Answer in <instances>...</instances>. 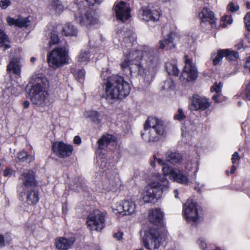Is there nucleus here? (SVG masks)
I'll return each mask as SVG.
<instances>
[{"label": "nucleus", "instance_id": "nucleus-1", "mask_svg": "<svg viewBox=\"0 0 250 250\" xmlns=\"http://www.w3.org/2000/svg\"><path fill=\"white\" fill-rule=\"evenodd\" d=\"M121 64L123 69L129 67L130 73L142 76L144 79L152 75L159 64V53L157 49L150 48L143 52H130Z\"/></svg>", "mask_w": 250, "mask_h": 250}, {"label": "nucleus", "instance_id": "nucleus-2", "mask_svg": "<svg viewBox=\"0 0 250 250\" xmlns=\"http://www.w3.org/2000/svg\"><path fill=\"white\" fill-rule=\"evenodd\" d=\"M104 89L105 94L103 97L111 104L127 96L130 91L128 83L118 75L108 77L104 83Z\"/></svg>", "mask_w": 250, "mask_h": 250}, {"label": "nucleus", "instance_id": "nucleus-3", "mask_svg": "<svg viewBox=\"0 0 250 250\" xmlns=\"http://www.w3.org/2000/svg\"><path fill=\"white\" fill-rule=\"evenodd\" d=\"M165 126L162 121L149 117L144 125V132L141 133L142 137L148 143L158 141L164 135Z\"/></svg>", "mask_w": 250, "mask_h": 250}, {"label": "nucleus", "instance_id": "nucleus-4", "mask_svg": "<svg viewBox=\"0 0 250 250\" xmlns=\"http://www.w3.org/2000/svg\"><path fill=\"white\" fill-rule=\"evenodd\" d=\"M46 83L45 79L36 78L29 92L32 103L42 107L47 105L49 103Z\"/></svg>", "mask_w": 250, "mask_h": 250}, {"label": "nucleus", "instance_id": "nucleus-5", "mask_svg": "<svg viewBox=\"0 0 250 250\" xmlns=\"http://www.w3.org/2000/svg\"><path fill=\"white\" fill-rule=\"evenodd\" d=\"M168 181L165 176L161 177L159 182H154L146 187L143 198L145 203H152L155 199L157 200L161 196L162 193L168 188Z\"/></svg>", "mask_w": 250, "mask_h": 250}, {"label": "nucleus", "instance_id": "nucleus-6", "mask_svg": "<svg viewBox=\"0 0 250 250\" xmlns=\"http://www.w3.org/2000/svg\"><path fill=\"white\" fill-rule=\"evenodd\" d=\"M73 5L78 8L75 13V20L82 26H87L97 23V19L95 17V12L93 9L86 7L83 2H80L78 5L75 4Z\"/></svg>", "mask_w": 250, "mask_h": 250}, {"label": "nucleus", "instance_id": "nucleus-7", "mask_svg": "<svg viewBox=\"0 0 250 250\" xmlns=\"http://www.w3.org/2000/svg\"><path fill=\"white\" fill-rule=\"evenodd\" d=\"M47 61L50 66L57 68L67 63L68 52L64 47H56L48 54Z\"/></svg>", "mask_w": 250, "mask_h": 250}, {"label": "nucleus", "instance_id": "nucleus-8", "mask_svg": "<svg viewBox=\"0 0 250 250\" xmlns=\"http://www.w3.org/2000/svg\"><path fill=\"white\" fill-rule=\"evenodd\" d=\"M142 242L147 250L158 249L161 244V237L158 230L154 228H148L144 231Z\"/></svg>", "mask_w": 250, "mask_h": 250}, {"label": "nucleus", "instance_id": "nucleus-9", "mask_svg": "<svg viewBox=\"0 0 250 250\" xmlns=\"http://www.w3.org/2000/svg\"><path fill=\"white\" fill-rule=\"evenodd\" d=\"M106 212L98 209L94 210L88 216L86 221L87 227L91 231H100L105 226V217Z\"/></svg>", "mask_w": 250, "mask_h": 250}, {"label": "nucleus", "instance_id": "nucleus-10", "mask_svg": "<svg viewBox=\"0 0 250 250\" xmlns=\"http://www.w3.org/2000/svg\"><path fill=\"white\" fill-rule=\"evenodd\" d=\"M185 65L180 79L182 82L195 80L198 76L197 69L192 60L187 55L184 56Z\"/></svg>", "mask_w": 250, "mask_h": 250}, {"label": "nucleus", "instance_id": "nucleus-11", "mask_svg": "<svg viewBox=\"0 0 250 250\" xmlns=\"http://www.w3.org/2000/svg\"><path fill=\"white\" fill-rule=\"evenodd\" d=\"M20 179L22 181V185L18 187V191L21 194L36 188L37 182L34 172L32 170L24 171L21 175Z\"/></svg>", "mask_w": 250, "mask_h": 250}, {"label": "nucleus", "instance_id": "nucleus-12", "mask_svg": "<svg viewBox=\"0 0 250 250\" xmlns=\"http://www.w3.org/2000/svg\"><path fill=\"white\" fill-rule=\"evenodd\" d=\"M184 215L188 222L195 223L198 219V209L196 203L188 200L184 206Z\"/></svg>", "mask_w": 250, "mask_h": 250}, {"label": "nucleus", "instance_id": "nucleus-13", "mask_svg": "<svg viewBox=\"0 0 250 250\" xmlns=\"http://www.w3.org/2000/svg\"><path fill=\"white\" fill-rule=\"evenodd\" d=\"M54 153L60 158L69 157L72 153L73 147L72 145L65 144L62 142H54L52 145Z\"/></svg>", "mask_w": 250, "mask_h": 250}, {"label": "nucleus", "instance_id": "nucleus-14", "mask_svg": "<svg viewBox=\"0 0 250 250\" xmlns=\"http://www.w3.org/2000/svg\"><path fill=\"white\" fill-rule=\"evenodd\" d=\"M209 106L210 103L208 99L195 95L192 96L188 108L191 111H204Z\"/></svg>", "mask_w": 250, "mask_h": 250}, {"label": "nucleus", "instance_id": "nucleus-15", "mask_svg": "<svg viewBox=\"0 0 250 250\" xmlns=\"http://www.w3.org/2000/svg\"><path fill=\"white\" fill-rule=\"evenodd\" d=\"M114 10L118 19L124 22L130 17V9L129 6L125 2L121 1L116 3Z\"/></svg>", "mask_w": 250, "mask_h": 250}, {"label": "nucleus", "instance_id": "nucleus-16", "mask_svg": "<svg viewBox=\"0 0 250 250\" xmlns=\"http://www.w3.org/2000/svg\"><path fill=\"white\" fill-rule=\"evenodd\" d=\"M160 13L157 10H150L147 8H142L139 11L138 17L145 21H156L159 19Z\"/></svg>", "mask_w": 250, "mask_h": 250}, {"label": "nucleus", "instance_id": "nucleus-17", "mask_svg": "<svg viewBox=\"0 0 250 250\" xmlns=\"http://www.w3.org/2000/svg\"><path fill=\"white\" fill-rule=\"evenodd\" d=\"M75 241L74 237H60L55 239V246L59 250H67L72 247Z\"/></svg>", "mask_w": 250, "mask_h": 250}, {"label": "nucleus", "instance_id": "nucleus-18", "mask_svg": "<svg viewBox=\"0 0 250 250\" xmlns=\"http://www.w3.org/2000/svg\"><path fill=\"white\" fill-rule=\"evenodd\" d=\"M176 37V34L171 32L168 34L165 38L164 41L160 40L159 42V48L164 49L166 48L167 50L175 48V44L174 43V40Z\"/></svg>", "mask_w": 250, "mask_h": 250}, {"label": "nucleus", "instance_id": "nucleus-19", "mask_svg": "<svg viewBox=\"0 0 250 250\" xmlns=\"http://www.w3.org/2000/svg\"><path fill=\"white\" fill-rule=\"evenodd\" d=\"M7 21L10 25H15L20 28L27 27L30 22L28 17L22 18L21 17H19L17 19L8 17Z\"/></svg>", "mask_w": 250, "mask_h": 250}, {"label": "nucleus", "instance_id": "nucleus-20", "mask_svg": "<svg viewBox=\"0 0 250 250\" xmlns=\"http://www.w3.org/2000/svg\"><path fill=\"white\" fill-rule=\"evenodd\" d=\"M166 161L173 165L181 163L183 161L182 155L176 151L168 150L165 154Z\"/></svg>", "mask_w": 250, "mask_h": 250}, {"label": "nucleus", "instance_id": "nucleus-21", "mask_svg": "<svg viewBox=\"0 0 250 250\" xmlns=\"http://www.w3.org/2000/svg\"><path fill=\"white\" fill-rule=\"evenodd\" d=\"M115 141V137L111 134H106L103 135L98 142V149L99 150L105 149L110 143Z\"/></svg>", "mask_w": 250, "mask_h": 250}, {"label": "nucleus", "instance_id": "nucleus-22", "mask_svg": "<svg viewBox=\"0 0 250 250\" xmlns=\"http://www.w3.org/2000/svg\"><path fill=\"white\" fill-rule=\"evenodd\" d=\"M123 41L124 45L126 47L132 46L133 43L135 41L136 37L135 34L130 30H126L124 32Z\"/></svg>", "mask_w": 250, "mask_h": 250}, {"label": "nucleus", "instance_id": "nucleus-23", "mask_svg": "<svg viewBox=\"0 0 250 250\" xmlns=\"http://www.w3.org/2000/svg\"><path fill=\"white\" fill-rule=\"evenodd\" d=\"M199 16L202 19L201 24L208 21L209 24L214 23L215 21L213 13L207 8H204L200 13Z\"/></svg>", "mask_w": 250, "mask_h": 250}, {"label": "nucleus", "instance_id": "nucleus-24", "mask_svg": "<svg viewBox=\"0 0 250 250\" xmlns=\"http://www.w3.org/2000/svg\"><path fill=\"white\" fill-rule=\"evenodd\" d=\"M163 216L161 210L159 208H155L151 210L149 219L151 222L159 225L162 224Z\"/></svg>", "mask_w": 250, "mask_h": 250}, {"label": "nucleus", "instance_id": "nucleus-25", "mask_svg": "<svg viewBox=\"0 0 250 250\" xmlns=\"http://www.w3.org/2000/svg\"><path fill=\"white\" fill-rule=\"evenodd\" d=\"M121 209L124 211L123 215H131L133 214L136 208V205L134 202L131 200H125L123 205H120Z\"/></svg>", "mask_w": 250, "mask_h": 250}, {"label": "nucleus", "instance_id": "nucleus-26", "mask_svg": "<svg viewBox=\"0 0 250 250\" xmlns=\"http://www.w3.org/2000/svg\"><path fill=\"white\" fill-rule=\"evenodd\" d=\"M7 69L9 71H12L15 74L19 75L21 73L20 59L18 57L12 58L7 66Z\"/></svg>", "mask_w": 250, "mask_h": 250}, {"label": "nucleus", "instance_id": "nucleus-27", "mask_svg": "<svg viewBox=\"0 0 250 250\" xmlns=\"http://www.w3.org/2000/svg\"><path fill=\"white\" fill-rule=\"evenodd\" d=\"M27 196V203L28 205H33L36 204L39 200V194L35 189L29 190Z\"/></svg>", "mask_w": 250, "mask_h": 250}, {"label": "nucleus", "instance_id": "nucleus-28", "mask_svg": "<svg viewBox=\"0 0 250 250\" xmlns=\"http://www.w3.org/2000/svg\"><path fill=\"white\" fill-rule=\"evenodd\" d=\"M77 33V28L70 23H67L62 29V34L66 36H76Z\"/></svg>", "mask_w": 250, "mask_h": 250}, {"label": "nucleus", "instance_id": "nucleus-29", "mask_svg": "<svg viewBox=\"0 0 250 250\" xmlns=\"http://www.w3.org/2000/svg\"><path fill=\"white\" fill-rule=\"evenodd\" d=\"M166 68L168 75L176 76L179 72L177 64L174 61L166 63Z\"/></svg>", "mask_w": 250, "mask_h": 250}, {"label": "nucleus", "instance_id": "nucleus-30", "mask_svg": "<svg viewBox=\"0 0 250 250\" xmlns=\"http://www.w3.org/2000/svg\"><path fill=\"white\" fill-rule=\"evenodd\" d=\"M173 180L178 183H181L185 185H187L189 182V179L187 176L184 174L181 171H177L176 174L173 175Z\"/></svg>", "mask_w": 250, "mask_h": 250}, {"label": "nucleus", "instance_id": "nucleus-31", "mask_svg": "<svg viewBox=\"0 0 250 250\" xmlns=\"http://www.w3.org/2000/svg\"><path fill=\"white\" fill-rule=\"evenodd\" d=\"M49 7L50 10L58 14H60L63 9V6L60 0H52Z\"/></svg>", "mask_w": 250, "mask_h": 250}, {"label": "nucleus", "instance_id": "nucleus-32", "mask_svg": "<svg viewBox=\"0 0 250 250\" xmlns=\"http://www.w3.org/2000/svg\"><path fill=\"white\" fill-rule=\"evenodd\" d=\"M224 57V49H220L217 53H213L211 55V59H212L214 65L218 64Z\"/></svg>", "mask_w": 250, "mask_h": 250}, {"label": "nucleus", "instance_id": "nucleus-33", "mask_svg": "<svg viewBox=\"0 0 250 250\" xmlns=\"http://www.w3.org/2000/svg\"><path fill=\"white\" fill-rule=\"evenodd\" d=\"M89 52L88 50H82L77 57V60L81 63H86L89 61Z\"/></svg>", "mask_w": 250, "mask_h": 250}, {"label": "nucleus", "instance_id": "nucleus-34", "mask_svg": "<svg viewBox=\"0 0 250 250\" xmlns=\"http://www.w3.org/2000/svg\"><path fill=\"white\" fill-rule=\"evenodd\" d=\"M162 170L163 173L165 176H168L169 177L173 179L174 177V175H175L177 172L173 167H171L168 166L167 165H165L162 168Z\"/></svg>", "mask_w": 250, "mask_h": 250}, {"label": "nucleus", "instance_id": "nucleus-35", "mask_svg": "<svg viewBox=\"0 0 250 250\" xmlns=\"http://www.w3.org/2000/svg\"><path fill=\"white\" fill-rule=\"evenodd\" d=\"M175 84L174 81L171 78H168L163 82L161 89L169 91L170 90H173Z\"/></svg>", "mask_w": 250, "mask_h": 250}, {"label": "nucleus", "instance_id": "nucleus-36", "mask_svg": "<svg viewBox=\"0 0 250 250\" xmlns=\"http://www.w3.org/2000/svg\"><path fill=\"white\" fill-rule=\"evenodd\" d=\"M9 42L7 36L0 30V47H4V50L9 48L10 45L7 44Z\"/></svg>", "mask_w": 250, "mask_h": 250}, {"label": "nucleus", "instance_id": "nucleus-37", "mask_svg": "<svg viewBox=\"0 0 250 250\" xmlns=\"http://www.w3.org/2000/svg\"><path fill=\"white\" fill-rule=\"evenodd\" d=\"M224 57L228 60H234L239 57L238 53L234 51L227 49H224Z\"/></svg>", "mask_w": 250, "mask_h": 250}, {"label": "nucleus", "instance_id": "nucleus-38", "mask_svg": "<svg viewBox=\"0 0 250 250\" xmlns=\"http://www.w3.org/2000/svg\"><path fill=\"white\" fill-rule=\"evenodd\" d=\"M84 116L86 118L91 119L94 122L98 123L99 114L96 111H87L84 112Z\"/></svg>", "mask_w": 250, "mask_h": 250}, {"label": "nucleus", "instance_id": "nucleus-39", "mask_svg": "<svg viewBox=\"0 0 250 250\" xmlns=\"http://www.w3.org/2000/svg\"><path fill=\"white\" fill-rule=\"evenodd\" d=\"M59 38L57 33L55 31H53L51 33L50 40L49 41L50 46L56 44L59 42Z\"/></svg>", "mask_w": 250, "mask_h": 250}, {"label": "nucleus", "instance_id": "nucleus-40", "mask_svg": "<svg viewBox=\"0 0 250 250\" xmlns=\"http://www.w3.org/2000/svg\"><path fill=\"white\" fill-rule=\"evenodd\" d=\"M29 157L27 153L24 151H21L18 154V158L21 162L27 161Z\"/></svg>", "mask_w": 250, "mask_h": 250}, {"label": "nucleus", "instance_id": "nucleus-41", "mask_svg": "<svg viewBox=\"0 0 250 250\" xmlns=\"http://www.w3.org/2000/svg\"><path fill=\"white\" fill-rule=\"evenodd\" d=\"M8 90H10L12 94L17 95L22 91V87L20 86L17 85L16 87H9Z\"/></svg>", "mask_w": 250, "mask_h": 250}, {"label": "nucleus", "instance_id": "nucleus-42", "mask_svg": "<svg viewBox=\"0 0 250 250\" xmlns=\"http://www.w3.org/2000/svg\"><path fill=\"white\" fill-rule=\"evenodd\" d=\"M186 118V116L184 114L182 110L181 109H178V113L175 114L174 116V118L176 120L178 121H181L184 120Z\"/></svg>", "mask_w": 250, "mask_h": 250}, {"label": "nucleus", "instance_id": "nucleus-43", "mask_svg": "<svg viewBox=\"0 0 250 250\" xmlns=\"http://www.w3.org/2000/svg\"><path fill=\"white\" fill-rule=\"evenodd\" d=\"M75 76L79 82L82 83L84 79V72L83 70H80L78 71Z\"/></svg>", "mask_w": 250, "mask_h": 250}, {"label": "nucleus", "instance_id": "nucleus-44", "mask_svg": "<svg viewBox=\"0 0 250 250\" xmlns=\"http://www.w3.org/2000/svg\"><path fill=\"white\" fill-rule=\"evenodd\" d=\"M11 4V2L9 0H0V7L2 9H6Z\"/></svg>", "mask_w": 250, "mask_h": 250}, {"label": "nucleus", "instance_id": "nucleus-45", "mask_svg": "<svg viewBox=\"0 0 250 250\" xmlns=\"http://www.w3.org/2000/svg\"><path fill=\"white\" fill-rule=\"evenodd\" d=\"M228 8L229 10L232 12L237 11L239 9V7L238 5H235L233 2L229 3L228 6Z\"/></svg>", "mask_w": 250, "mask_h": 250}, {"label": "nucleus", "instance_id": "nucleus-46", "mask_svg": "<svg viewBox=\"0 0 250 250\" xmlns=\"http://www.w3.org/2000/svg\"><path fill=\"white\" fill-rule=\"evenodd\" d=\"M244 21L248 29L250 31V12L245 15Z\"/></svg>", "mask_w": 250, "mask_h": 250}, {"label": "nucleus", "instance_id": "nucleus-47", "mask_svg": "<svg viewBox=\"0 0 250 250\" xmlns=\"http://www.w3.org/2000/svg\"><path fill=\"white\" fill-rule=\"evenodd\" d=\"M241 158L239 155L238 152H235L232 156L231 161L232 163L234 165L236 163V161H239Z\"/></svg>", "mask_w": 250, "mask_h": 250}, {"label": "nucleus", "instance_id": "nucleus-48", "mask_svg": "<svg viewBox=\"0 0 250 250\" xmlns=\"http://www.w3.org/2000/svg\"><path fill=\"white\" fill-rule=\"evenodd\" d=\"M211 92H215L216 93H220L221 87L219 85L215 84L211 88Z\"/></svg>", "mask_w": 250, "mask_h": 250}, {"label": "nucleus", "instance_id": "nucleus-49", "mask_svg": "<svg viewBox=\"0 0 250 250\" xmlns=\"http://www.w3.org/2000/svg\"><path fill=\"white\" fill-rule=\"evenodd\" d=\"M222 20L226 22L228 24H231L232 22V19L231 16L225 15L222 17Z\"/></svg>", "mask_w": 250, "mask_h": 250}, {"label": "nucleus", "instance_id": "nucleus-50", "mask_svg": "<svg viewBox=\"0 0 250 250\" xmlns=\"http://www.w3.org/2000/svg\"><path fill=\"white\" fill-rule=\"evenodd\" d=\"M90 5L93 6L95 3L100 4L102 0H85Z\"/></svg>", "mask_w": 250, "mask_h": 250}, {"label": "nucleus", "instance_id": "nucleus-51", "mask_svg": "<svg viewBox=\"0 0 250 250\" xmlns=\"http://www.w3.org/2000/svg\"><path fill=\"white\" fill-rule=\"evenodd\" d=\"M154 158L156 160V161L157 162V163L160 165H161V166H165V165H166V162H165L164 161V160L163 159H162L161 158H157L156 157V156L155 155H154Z\"/></svg>", "mask_w": 250, "mask_h": 250}, {"label": "nucleus", "instance_id": "nucleus-52", "mask_svg": "<svg viewBox=\"0 0 250 250\" xmlns=\"http://www.w3.org/2000/svg\"><path fill=\"white\" fill-rule=\"evenodd\" d=\"M120 205H119V206H117L116 208H113V210L116 214L124 213L123 210L121 209V208L120 207Z\"/></svg>", "mask_w": 250, "mask_h": 250}, {"label": "nucleus", "instance_id": "nucleus-53", "mask_svg": "<svg viewBox=\"0 0 250 250\" xmlns=\"http://www.w3.org/2000/svg\"><path fill=\"white\" fill-rule=\"evenodd\" d=\"M246 97L249 100H250V82L249 83L247 87Z\"/></svg>", "mask_w": 250, "mask_h": 250}, {"label": "nucleus", "instance_id": "nucleus-54", "mask_svg": "<svg viewBox=\"0 0 250 250\" xmlns=\"http://www.w3.org/2000/svg\"><path fill=\"white\" fill-rule=\"evenodd\" d=\"M3 176L7 177L11 174V170L9 168H5L3 171Z\"/></svg>", "mask_w": 250, "mask_h": 250}, {"label": "nucleus", "instance_id": "nucleus-55", "mask_svg": "<svg viewBox=\"0 0 250 250\" xmlns=\"http://www.w3.org/2000/svg\"><path fill=\"white\" fill-rule=\"evenodd\" d=\"M74 143L80 145L81 143V139L79 136H76L74 138Z\"/></svg>", "mask_w": 250, "mask_h": 250}, {"label": "nucleus", "instance_id": "nucleus-56", "mask_svg": "<svg viewBox=\"0 0 250 250\" xmlns=\"http://www.w3.org/2000/svg\"><path fill=\"white\" fill-rule=\"evenodd\" d=\"M245 67L250 71V56L247 58L245 62Z\"/></svg>", "mask_w": 250, "mask_h": 250}, {"label": "nucleus", "instance_id": "nucleus-57", "mask_svg": "<svg viewBox=\"0 0 250 250\" xmlns=\"http://www.w3.org/2000/svg\"><path fill=\"white\" fill-rule=\"evenodd\" d=\"M4 246V237L2 235H0V248H1Z\"/></svg>", "mask_w": 250, "mask_h": 250}, {"label": "nucleus", "instance_id": "nucleus-58", "mask_svg": "<svg viewBox=\"0 0 250 250\" xmlns=\"http://www.w3.org/2000/svg\"><path fill=\"white\" fill-rule=\"evenodd\" d=\"M101 164L100 166H101L102 170L103 171H105V169H104V167H106V165L107 164L106 162L104 160H101Z\"/></svg>", "mask_w": 250, "mask_h": 250}, {"label": "nucleus", "instance_id": "nucleus-59", "mask_svg": "<svg viewBox=\"0 0 250 250\" xmlns=\"http://www.w3.org/2000/svg\"><path fill=\"white\" fill-rule=\"evenodd\" d=\"M123 234L122 233H115L114 234V236L115 238H116L117 240H119L121 239L122 237Z\"/></svg>", "mask_w": 250, "mask_h": 250}, {"label": "nucleus", "instance_id": "nucleus-60", "mask_svg": "<svg viewBox=\"0 0 250 250\" xmlns=\"http://www.w3.org/2000/svg\"><path fill=\"white\" fill-rule=\"evenodd\" d=\"M220 96V93H215V95H214L212 96V100H214L216 102H218V98Z\"/></svg>", "mask_w": 250, "mask_h": 250}, {"label": "nucleus", "instance_id": "nucleus-61", "mask_svg": "<svg viewBox=\"0 0 250 250\" xmlns=\"http://www.w3.org/2000/svg\"><path fill=\"white\" fill-rule=\"evenodd\" d=\"M199 245L200 246V247L203 248V250H205V248H204V246H205L206 244V243L204 242V241L203 240H199Z\"/></svg>", "mask_w": 250, "mask_h": 250}, {"label": "nucleus", "instance_id": "nucleus-62", "mask_svg": "<svg viewBox=\"0 0 250 250\" xmlns=\"http://www.w3.org/2000/svg\"><path fill=\"white\" fill-rule=\"evenodd\" d=\"M236 169V167H235V166L234 165H232L231 166L230 171V173L233 174L234 173Z\"/></svg>", "mask_w": 250, "mask_h": 250}, {"label": "nucleus", "instance_id": "nucleus-63", "mask_svg": "<svg viewBox=\"0 0 250 250\" xmlns=\"http://www.w3.org/2000/svg\"><path fill=\"white\" fill-rule=\"evenodd\" d=\"M23 105H24V108H28L29 105V102L27 101H25L23 102Z\"/></svg>", "mask_w": 250, "mask_h": 250}, {"label": "nucleus", "instance_id": "nucleus-64", "mask_svg": "<svg viewBox=\"0 0 250 250\" xmlns=\"http://www.w3.org/2000/svg\"><path fill=\"white\" fill-rule=\"evenodd\" d=\"M246 6H247V8L248 9H250V2H247L246 3Z\"/></svg>", "mask_w": 250, "mask_h": 250}]
</instances>
